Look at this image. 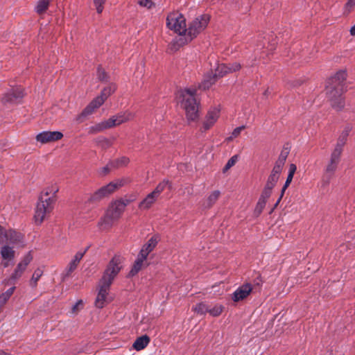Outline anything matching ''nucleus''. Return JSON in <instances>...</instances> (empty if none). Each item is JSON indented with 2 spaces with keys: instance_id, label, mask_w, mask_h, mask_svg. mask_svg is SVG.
I'll return each mask as SVG.
<instances>
[{
  "instance_id": "obj_48",
  "label": "nucleus",
  "mask_w": 355,
  "mask_h": 355,
  "mask_svg": "<svg viewBox=\"0 0 355 355\" xmlns=\"http://www.w3.org/2000/svg\"><path fill=\"white\" fill-rule=\"evenodd\" d=\"M96 142L102 147H107L110 146L109 140L105 137H101L96 139Z\"/></svg>"
},
{
  "instance_id": "obj_51",
  "label": "nucleus",
  "mask_w": 355,
  "mask_h": 355,
  "mask_svg": "<svg viewBox=\"0 0 355 355\" xmlns=\"http://www.w3.org/2000/svg\"><path fill=\"white\" fill-rule=\"evenodd\" d=\"M139 3L141 6L146 7L148 8H151L153 5V2L151 1V0H140L139 1Z\"/></svg>"
},
{
  "instance_id": "obj_7",
  "label": "nucleus",
  "mask_w": 355,
  "mask_h": 355,
  "mask_svg": "<svg viewBox=\"0 0 355 355\" xmlns=\"http://www.w3.org/2000/svg\"><path fill=\"white\" fill-rule=\"evenodd\" d=\"M123 261V257L115 255L109 262L101 280L112 284L114 279L122 269Z\"/></svg>"
},
{
  "instance_id": "obj_25",
  "label": "nucleus",
  "mask_w": 355,
  "mask_h": 355,
  "mask_svg": "<svg viewBox=\"0 0 355 355\" xmlns=\"http://www.w3.org/2000/svg\"><path fill=\"white\" fill-rule=\"evenodd\" d=\"M158 243L157 236L151 237L146 243H145L139 252L141 257H144L147 259L148 254L154 250Z\"/></svg>"
},
{
  "instance_id": "obj_9",
  "label": "nucleus",
  "mask_w": 355,
  "mask_h": 355,
  "mask_svg": "<svg viewBox=\"0 0 355 355\" xmlns=\"http://www.w3.org/2000/svg\"><path fill=\"white\" fill-rule=\"evenodd\" d=\"M210 20V16L207 14L202 15L193 19L187 29L188 37L190 40L195 38L207 26Z\"/></svg>"
},
{
  "instance_id": "obj_32",
  "label": "nucleus",
  "mask_w": 355,
  "mask_h": 355,
  "mask_svg": "<svg viewBox=\"0 0 355 355\" xmlns=\"http://www.w3.org/2000/svg\"><path fill=\"white\" fill-rule=\"evenodd\" d=\"M50 0H39L35 10L38 15H42L48 10Z\"/></svg>"
},
{
  "instance_id": "obj_27",
  "label": "nucleus",
  "mask_w": 355,
  "mask_h": 355,
  "mask_svg": "<svg viewBox=\"0 0 355 355\" xmlns=\"http://www.w3.org/2000/svg\"><path fill=\"white\" fill-rule=\"evenodd\" d=\"M0 254L3 260L12 261L15 258V252L12 247L5 245L1 247Z\"/></svg>"
},
{
  "instance_id": "obj_23",
  "label": "nucleus",
  "mask_w": 355,
  "mask_h": 355,
  "mask_svg": "<svg viewBox=\"0 0 355 355\" xmlns=\"http://www.w3.org/2000/svg\"><path fill=\"white\" fill-rule=\"evenodd\" d=\"M148 265L147 259L144 257H141V254H138L137 258L135 261L132 267L128 274V277H134L136 275L142 268L146 267Z\"/></svg>"
},
{
  "instance_id": "obj_46",
  "label": "nucleus",
  "mask_w": 355,
  "mask_h": 355,
  "mask_svg": "<svg viewBox=\"0 0 355 355\" xmlns=\"http://www.w3.org/2000/svg\"><path fill=\"white\" fill-rule=\"evenodd\" d=\"M83 307V302L82 300L78 301L71 308V313L77 314L78 311Z\"/></svg>"
},
{
  "instance_id": "obj_35",
  "label": "nucleus",
  "mask_w": 355,
  "mask_h": 355,
  "mask_svg": "<svg viewBox=\"0 0 355 355\" xmlns=\"http://www.w3.org/2000/svg\"><path fill=\"white\" fill-rule=\"evenodd\" d=\"M209 305L205 303L200 302L197 304L194 307H193V311L200 315H204L207 313H209Z\"/></svg>"
},
{
  "instance_id": "obj_43",
  "label": "nucleus",
  "mask_w": 355,
  "mask_h": 355,
  "mask_svg": "<svg viewBox=\"0 0 355 355\" xmlns=\"http://www.w3.org/2000/svg\"><path fill=\"white\" fill-rule=\"evenodd\" d=\"M237 161V156L236 155H234L233 157H232L229 160L228 162H227V164H225V166H224L223 168V172H226L227 171H228L231 167H232L236 162Z\"/></svg>"
},
{
  "instance_id": "obj_8",
  "label": "nucleus",
  "mask_w": 355,
  "mask_h": 355,
  "mask_svg": "<svg viewBox=\"0 0 355 355\" xmlns=\"http://www.w3.org/2000/svg\"><path fill=\"white\" fill-rule=\"evenodd\" d=\"M224 68H215L210 69L205 73L202 83L199 85V89L206 90L208 89L212 85H214L219 78L223 77L225 74L235 71L232 70V68H228L229 71L223 70Z\"/></svg>"
},
{
  "instance_id": "obj_58",
  "label": "nucleus",
  "mask_w": 355,
  "mask_h": 355,
  "mask_svg": "<svg viewBox=\"0 0 355 355\" xmlns=\"http://www.w3.org/2000/svg\"><path fill=\"white\" fill-rule=\"evenodd\" d=\"M217 67H226V65H225V64H222L221 65L218 64V66H217Z\"/></svg>"
},
{
  "instance_id": "obj_29",
  "label": "nucleus",
  "mask_w": 355,
  "mask_h": 355,
  "mask_svg": "<svg viewBox=\"0 0 355 355\" xmlns=\"http://www.w3.org/2000/svg\"><path fill=\"white\" fill-rule=\"evenodd\" d=\"M150 343V338L146 336H142L141 337H139L136 339L133 344V347L137 350L140 351L141 349H144Z\"/></svg>"
},
{
  "instance_id": "obj_22",
  "label": "nucleus",
  "mask_w": 355,
  "mask_h": 355,
  "mask_svg": "<svg viewBox=\"0 0 355 355\" xmlns=\"http://www.w3.org/2000/svg\"><path fill=\"white\" fill-rule=\"evenodd\" d=\"M6 236V241L9 244L24 246V235L20 232H17L12 230H8Z\"/></svg>"
},
{
  "instance_id": "obj_12",
  "label": "nucleus",
  "mask_w": 355,
  "mask_h": 355,
  "mask_svg": "<svg viewBox=\"0 0 355 355\" xmlns=\"http://www.w3.org/2000/svg\"><path fill=\"white\" fill-rule=\"evenodd\" d=\"M33 260V257L31 252L27 253L17 265L13 272L11 274L10 277L7 279L8 284H15L17 280L20 279L23 273L26 270L28 264Z\"/></svg>"
},
{
  "instance_id": "obj_16",
  "label": "nucleus",
  "mask_w": 355,
  "mask_h": 355,
  "mask_svg": "<svg viewBox=\"0 0 355 355\" xmlns=\"http://www.w3.org/2000/svg\"><path fill=\"white\" fill-rule=\"evenodd\" d=\"M84 254L85 252H78L75 254L73 259L69 262L61 275L62 281H64L67 278L71 276V273L76 269Z\"/></svg>"
},
{
  "instance_id": "obj_57",
  "label": "nucleus",
  "mask_w": 355,
  "mask_h": 355,
  "mask_svg": "<svg viewBox=\"0 0 355 355\" xmlns=\"http://www.w3.org/2000/svg\"><path fill=\"white\" fill-rule=\"evenodd\" d=\"M9 261H5L4 262H2V266H3L4 268H7V267H8V266H9Z\"/></svg>"
},
{
  "instance_id": "obj_2",
  "label": "nucleus",
  "mask_w": 355,
  "mask_h": 355,
  "mask_svg": "<svg viewBox=\"0 0 355 355\" xmlns=\"http://www.w3.org/2000/svg\"><path fill=\"white\" fill-rule=\"evenodd\" d=\"M177 100L180 107L185 111L189 121L198 118L199 101L196 98V89L187 88L177 93Z\"/></svg>"
},
{
  "instance_id": "obj_36",
  "label": "nucleus",
  "mask_w": 355,
  "mask_h": 355,
  "mask_svg": "<svg viewBox=\"0 0 355 355\" xmlns=\"http://www.w3.org/2000/svg\"><path fill=\"white\" fill-rule=\"evenodd\" d=\"M223 310V306L220 304L209 305V313L214 317H217L221 314Z\"/></svg>"
},
{
  "instance_id": "obj_39",
  "label": "nucleus",
  "mask_w": 355,
  "mask_h": 355,
  "mask_svg": "<svg viewBox=\"0 0 355 355\" xmlns=\"http://www.w3.org/2000/svg\"><path fill=\"white\" fill-rule=\"evenodd\" d=\"M272 189L273 188L265 185V187L261 193L259 199H262L264 200L265 201H267V199L269 198L270 196H271Z\"/></svg>"
},
{
  "instance_id": "obj_45",
  "label": "nucleus",
  "mask_w": 355,
  "mask_h": 355,
  "mask_svg": "<svg viewBox=\"0 0 355 355\" xmlns=\"http://www.w3.org/2000/svg\"><path fill=\"white\" fill-rule=\"evenodd\" d=\"M94 3L96 6V11L98 13H101L103 10V4L105 2V0H93Z\"/></svg>"
},
{
  "instance_id": "obj_17",
  "label": "nucleus",
  "mask_w": 355,
  "mask_h": 355,
  "mask_svg": "<svg viewBox=\"0 0 355 355\" xmlns=\"http://www.w3.org/2000/svg\"><path fill=\"white\" fill-rule=\"evenodd\" d=\"M110 285L111 284L101 280L100 288L95 301V305L97 308H103L104 306Z\"/></svg>"
},
{
  "instance_id": "obj_44",
  "label": "nucleus",
  "mask_w": 355,
  "mask_h": 355,
  "mask_svg": "<svg viewBox=\"0 0 355 355\" xmlns=\"http://www.w3.org/2000/svg\"><path fill=\"white\" fill-rule=\"evenodd\" d=\"M284 166V164L276 162L271 173L279 176Z\"/></svg>"
},
{
  "instance_id": "obj_28",
  "label": "nucleus",
  "mask_w": 355,
  "mask_h": 355,
  "mask_svg": "<svg viewBox=\"0 0 355 355\" xmlns=\"http://www.w3.org/2000/svg\"><path fill=\"white\" fill-rule=\"evenodd\" d=\"M220 191L216 190L210 193V195L207 197V198L204 201L202 204V207L205 209L211 208L218 200L220 196Z\"/></svg>"
},
{
  "instance_id": "obj_20",
  "label": "nucleus",
  "mask_w": 355,
  "mask_h": 355,
  "mask_svg": "<svg viewBox=\"0 0 355 355\" xmlns=\"http://www.w3.org/2000/svg\"><path fill=\"white\" fill-rule=\"evenodd\" d=\"M252 287L251 284H246L239 286L232 294V300L235 302L245 299L252 292Z\"/></svg>"
},
{
  "instance_id": "obj_13",
  "label": "nucleus",
  "mask_w": 355,
  "mask_h": 355,
  "mask_svg": "<svg viewBox=\"0 0 355 355\" xmlns=\"http://www.w3.org/2000/svg\"><path fill=\"white\" fill-rule=\"evenodd\" d=\"M24 96V88L17 86L10 89L1 98L3 103L17 104L19 103Z\"/></svg>"
},
{
  "instance_id": "obj_40",
  "label": "nucleus",
  "mask_w": 355,
  "mask_h": 355,
  "mask_svg": "<svg viewBox=\"0 0 355 355\" xmlns=\"http://www.w3.org/2000/svg\"><path fill=\"white\" fill-rule=\"evenodd\" d=\"M129 159L125 157H123L117 160H116L114 162L110 163L112 166L114 167H119L121 166H125L128 164Z\"/></svg>"
},
{
  "instance_id": "obj_30",
  "label": "nucleus",
  "mask_w": 355,
  "mask_h": 355,
  "mask_svg": "<svg viewBox=\"0 0 355 355\" xmlns=\"http://www.w3.org/2000/svg\"><path fill=\"white\" fill-rule=\"evenodd\" d=\"M347 134L342 135L341 136L339 137V138L337 140L336 144L334 147V149L332 151V153L341 156L342 153L343 151L344 146L347 141Z\"/></svg>"
},
{
  "instance_id": "obj_15",
  "label": "nucleus",
  "mask_w": 355,
  "mask_h": 355,
  "mask_svg": "<svg viewBox=\"0 0 355 355\" xmlns=\"http://www.w3.org/2000/svg\"><path fill=\"white\" fill-rule=\"evenodd\" d=\"M63 137V134L59 131H44L36 135V140L41 144H47L58 141Z\"/></svg>"
},
{
  "instance_id": "obj_41",
  "label": "nucleus",
  "mask_w": 355,
  "mask_h": 355,
  "mask_svg": "<svg viewBox=\"0 0 355 355\" xmlns=\"http://www.w3.org/2000/svg\"><path fill=\"white\" fill-rule=\"evenodd\" d=\"M266 201H265L264 200H262V199H259V201L256 205V207L254 209V213L255 214H257V216L259 215L263 208L265 207L266 206Z\"/></svg>"
},
{
  "instance_id": "obj_59",
  "label": "nucleus",
  "mask_w": 355,
  "mask_h": 355,
  "mask_svg": "<svg viewBox=\"0 0 355 355\" xmlns=\"http://www.w3.org/2000/svg\"><path fill=\"white\" fill-rule=\"evenodd\" d=\"M267 92H268V91H265L264 94L266 95Z\"/></svg>"
},
{
  "instance_id": "obj_47",
  "label": "nucleus",
  "mask_w": 355,
  "mask_h": 355,
  "mask_svg": "<svg viewBox=\"0 0 355 355\" xmlns=\"http://www.w3.org/2000/svg\"><path fill=\"white\" fill-rule=\"evenodd\" d=\"M288 151H285V150L282 151V153H280V155L276 162L284 165L286 158H287V156H288Z\"/></svg>"
},
{
  "instance_id": "obj_6",
  "label": "nucleus",
  "mask_w": 355,
  "mask_h": 355,
  "mask_svg": "<svg viewBox=\"0 0 355 355\" xmlns=\"http://www.w3.org/2000/svg\"><path fill=\"white\" fill-rule=\"evenodd\" d=\"M116 89V87L114 84H111L105 87L101 92V94L95 98L81 112V116H88L94 112V111L102 105L106 99L113 94Z\"/></svg>"
},
{
  "instance_id": "obj_26",
  "label": "nucleus",
  "mask_w": 355,
  "mask_h": 355,
  "mask_svg": "<svg viewBox=\"0 0 355 355\" xmlns=\"http://www.w3.org/2000/svg\"><path fill=\"white\" fill-rule=\"evenodd\" d=\"M158 197L152 192L139 204V208L141 209H148L157 201Z\"/></svg>"
},
{
  "instance_id": "obj_1",
  "label": "nucleus",
  "mask_w": 355,
  "mask_h": 355,
  "mask_svg": "<svg viewBox=\"0 0 355 355\" xmlns=\"http://www.w3.org/2000/svg\"><path fill=\"white\" fill-rule=\"evenodd\" d=\"M347 78L345 70H340L331 77L326 87V93L333 108L340 111L345 107V101L343 94L347 90L345 81Z\"/></svg>"
},
{
  "instance_id": "obj_3",
  "label": "nucleus",
  "mask_w": 355,
  "mask_h": 355,
  "mask_svg": "<svg viewBox=\"0 0 355 355\" xmlns=\"http://www.w3.org/2000/svg\"><path fill=\"white\" fill-rule=\"evenodd\" d=\"M58 191V187L56 185H53L42 192L35 209V219L36 222L41 223L46 216L52 211L56 200L55 194Z\"/></svg>"
},
{
  "instance_id": "obj_49",
  "label": "nucleus",
  "mask_w": 355,
  "mask_h": 355,
  "mask_svg": "<svg viewBox=\"0 0 355 355\" xmlns=\"http://www.w3.org/2000/svg\"><path fill=\"white\" fill-rule=\"evenodd\" d=\"M8 230H4L0 225V243H3L6 241V236Z\"/></svg>"
},
{
  "instance_id": "obj_31",
  "label": "nucleus",
  "mask_w": 355,
  "mask_h": 355,
  "mask_svg": "<svg viewBox=\"0 0 355 355\" xmlns=\"http://www.w3.org/2000/svg\"><path fill=\"white\" fill-rule=\"evenodd\" d=\"M110 128V125L107 120L102 121L99 123H97L89 128V133H97L101 132L105 129H109Z\"/></svg>"
},
{
  "instance_id": "obj_10",
  "label": "nucleus",
  "mask_w": 355,
  "mask_h": 355,
  "mask_svg": "<svg viewBox=\"0 0 355 355\" xmlns=\"http://www.w3.org/2000/svg\"><path fill=\"white\" fill-rule=\"evenodd\" d=\"M124 184V181L123 180H117L114 182H112L102 187L98 190H97L89 198V201L92 202H96L105 197L108 196L113 192H114L116 189L122 187Z\"/></svg>"
},
{
  "instance_id": "obj_11",
  "label": "nucleus",
  "mask_w": 355,
  "mask_h": 355,
  "mask_svg": "<svg viewBox=\"0 0 355 355\" xmlns=\"http://www.w3.org/2000/svg\"><path fill=\"white\" fill-rule=\"evenodd\" d=\"M167 27L177 33H185L186 20L184 16L179 12L170 13L166 18Z\"/></svg>"
},
{
  "instance_id": "obj_38",
  "label": "nucleus",
  "mask_w": 355,
  "mask_h": 355,
  "mask_svg": "<svg viewBox=\"0 0 355 355\" xmlns=\"http://www.w3.org/2000/svg\"><path fill=\"white\" fill-rule=\"evenodd\" d=\"M279 176L273 173H270V175L268 176L267 182L266 184V186H268L270 187L274 188L276 185Z\"/></svg>"
},
{
  "instance_id": "obj_34",
  "label": "nucleus",
  "mask_w": 355,
  "mask_h": 355,
  "mask_svg": "<svg viewBox=\"0 0 355 355\" xmlns=\"http://www.w3.org/2000/svg\"><path fill=\"white\" fill-rule=\"evenodd\" d=\"M43 275V270L40 268H37L33 275H32V277L30 280V286L33 288H35L37 287V282L40 280V277L42 276Z\"/></svg>"
},
{
  "instance_id": "obj_56",
  "label": "nucleus",
  "mask_w": 355,
  "mask_h": 355,
  "mask_svg": "<svg viewBox=\"0 0 355 355\" xmlns=\"http://www.w3.org/2000/svg\"><path fill=\"white\" fill-rule=\"evenodd\" d=\"M350 34L355 36V24L350 28Z\"/></svg>"
},
{
  "instance_id": "obj_5",
  "label": "nucleus",
  "mask_w": 355,
  "mask_h": 355,
  "mask_svg": "<svg viewBox=\"0 0 355 355\" xmlns=\"http://www.w3.org/2000/svg\"><path fill=\"white\" fill-rule=\"evenodd\" d=\"M116 89V87L114 84H111L105 87L101 92V94L95 98L81 112V116H88L94 112V111L102 105L106 99L113 94Z\"/></svg>"
},
{
  "instance_id": "obj_37",
  "label": "nucleus",
  "mask_w": 355,
  "mask_h": 355,
  "mask_svg": "<svg viewBox=\"0 0 355 355\" xmlns=\"http://www.w3.org/2000/svg\"><path fill=\"white\" fill-rule=\"evenodd\" d=\"M293 178V175H291L288 174L286 182H285L284 187H282V191H281V195H280L279 199L277 200V202L275 204V206H277L279 203L280 200H282V197H283V196L284 194L285 191L286 190V189L288 188V187L291 184Z\"/></svg>"
},
{
  "instance_id": "obj_24",
  "label": "nucleus",
  "mask_w": 355,
  "mask_h": 355,
  "mask_svg": "<svg viewBox=\"0 0 355 355\" xmlns=\"http://www.w3.org/2000/svg\"><path fill=\"white\" fill-rule=\"evenodd\" d=\"M178 34L179 35L171 44V50L174 51H178L181 46L192 40L188 37V33Z\"/></svg>"
},
{
  "instance_id": "obj_33",
  "label": "nucleus",
  "mask_w": 355,
  "mask_h": 355,
  "mask_svg": "<svg viewBox=\"0 0 355 355\" xmlns=\"http://www.w3.org/2000/svg\"><path fill=\"white\" fill-rule=\"evenodd\" d=\"M171 188V184L168 180H164L161 182H159L155 189L152 191L156 196L159 197V196L167 188Z\"/></svg>"
},
{
  "instance_id": "obj_14",
  "label": "nucleus",
  "mask_w": 355,
  "mask_h": 355,
  "mask_svg": "<svg viewBox=\"0 0 355 355\" xmlns=\"http://www.w3.org/2000/svg\"><path fill=\"white\" fill-rule=\"evenodd\" d=\"M340 155L331 153L330 159L324 168V178L326 179V183L329 184L331 178L334 176L338 168L340 161Z\"/></svg>"
},
{
  "instance_id": "obj_53",
  "label": "nucleus",
  "mask_w": 355,
  "mask_h": 355,
  "mask_svg": "<svg viewBox=\"0 0 355 355\" xmlns=\"http://www.w3.org/2000/svg\"><path fill=\"white\" fill-rule=\"evenodd\" d=\"M296 166L294 164H291L289 167V171L288 175H294L295 171H296Z\"/></svg>"
},
{
  "instance_id": "obj_19",
  "label": "nucleus",
  "mask_w": 355,
  "mask_h": 355,
  "mask_svg": "<svg viewBox=\"0 0 355 355\" xmlns=\"http://www.w3.org/2000/svg\"><path fill=\"white\" fill-rule=\"evenodd\" d=\"M133 118V114L128 111L119 113L116 115L112 116L107 119L110 128L119 125L123 123L128 121Z\"/></svg>"
},
{
  "instance_id": "obj_4",
  "label": "nucleus",
  "mask_w": 355,
  "mask_h": 355,
  "mask_svg": "<svg viewBox=\"0 0 355 355\" xmlns=\"http://www.w3.org/2000/svg\"><path fill=\"white\" fill-rule=\"evenodd\" d=\"M125 204L114 201L110 204L105 214L102 217L98 223L101 230H105L110 228L124 211Z\"/></svg>"
},
{
  "instance_id": "obj_55",
  "label": "nucleus",
  "mask_w": 355,
  "mask_h": 355,
  "mask_svg": "<svg viewBox=\"0 0 355 355\" xmlns=\"http://www.w3.org/2000/svg\"><path fill=\"white\" fill-rule=\"evenodd\" d=\"M110 166L111 167H112V166H111V164H108V165H107L106 166H105V167H103V173H104V174H106V173H109V172H110Z\"/></svg>"
},
{
  "instance_id": "obj_18",
  "label": "nucleus",
  "mask_w": 355,
  "mask_h": 355,
  "mask_svg": "<svg viewBox=\"0 0 355 355\" xmlns=\"http://www.w3.org/2000/svg\"><path fill=\"white\" fill-rule=\"evenodd\" d=\"M276 45L277 42L275 38L272 37L271 40H270V38H264V40L257 45L255 52L256 53H258L260 51H261L260 58H263V54H266V51H273L276 48Z\"/></svg>"
},
{
  "instance_id": "obj_42",
  "label": "nucleus",
  "mask_w": 355,
  "mask_h": 355,
  "mask_svg": "<svg viewBox=\"0 0 355 355\" xmlns=\"http://www.w3.org/2000/svg\"><path fill=\"white\" fill-rule=\"evenodd\" d=\"M355 6V0H347V3L345 5V14H349L352 12Z\"/></svg>"
},
{
  "instance_id": "obj_52",
  "label": "nucleus",
  "mask_w": 355,
  "mask_h": 355,
  "mask_svg": "<svg viewBox=\"0 0 355 355\" xmlns=\"http://www.w3.org/2000/svg\"><path fill=\"white\" fill-rule=\"evenodd\" d=\"M98 74L101 80H107V74L104 71V68H98Z\"/></svg>"
},
{
  "instance_id": "obj_21",
  "label": "nucleus",
  "mask_w": 355,
  "mask_h": 355,
  "mask_svg": "<svg viewBox=\"0 0 355 355\" xmlns=\"http://www.w3.org/2000/svg\"><path fill=\"white\" fill-rule=\"evenodd\" d=\"M219 109L214 107L209 110L203 122L202 128L204 131L209 130L216 122L219 116Z\"/></svg>"
},
{
  "instance_id": "obj_50",
  "label": "nucleus",
  "mask_w": 355,
  "mask_h": 355,
  "mask_svg": "<svg viewBox=\"0 0 355 355\" xmlns=\"http://www.w3.org/2000/svg\"><path fill=\"white\" fill-rule=\"evenodd\" d=\"M245 128V125H241L239 127L236 128L233 132H232V137H237L242 130H243Z\"/></svg>"
},
{
  "instance_id": "obj_54",
  "label": "nucleus",
  "mask_w": 355,
  "mask_h": 355,
  "mask_svg": "<svg viewBox=\"0 0 355 355\" xmlns=\"http://www.w3.org/2000/svg\"><path fill=\"white\" fill-rule=\"evenodd\" d=\"M132 201H133V199L132 200H128V199H125V200H123V199H120V200H116V202H119L121 203H123V204H125L124 205V209L125 208V207L129 205Z\"/></svg>"
}]
</instances>
